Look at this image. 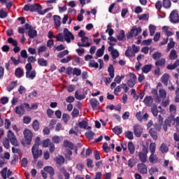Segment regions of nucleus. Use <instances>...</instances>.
Segmentation results:
<instances>
[{
	"label": "nucleus",
	"instance_id": "f257e3e1",
	"mask_svg": "<svg viewBox=\"0 0 179 179\" xmlns=\"http://www.w3.org/2000/svg\"><path fill=\"white\" fill-rule=\"evenodd\" d=\"M43 9V6L38 3H34V4H27L24 6L23 10H25V12H37L38 15L40 14V12Z\"/></svg>",
	"mask_w": 179,
	"mask_h": 179
},
{
	"label": "nucleus",
	"instance_id": "f03ea898",
	"mask_svg": "<svg viewBox=\"0 0 179 179\" xmlns=\"http://www.w3.org/2000/svg\"><path fill=\"white\" fill-rule=\"evenodd\" d=\"M30 110V105L28 103L21 104L20 106L15 107V113L17 115H24L26 114V110Z\"/></svg>",
	"mask_w": 179,
	"mask_h": 179
},
{
	"label": "nucleus",
	"instance_id": "7ed1b4c3",
	"mask_svg": "<svg viewBox=\"0 0 179 179\" xmlns=\"http://www.w3.org/2000/svg\"><path fill=\"white\" fill-rule=\"evenodd\" d=\"M142 33V28L141 27H137L136 26H134L130 31L126 34L127 38L128 39L132 38V37H138V34Z\"/></svg>",
	"mask_w": 179,
	"mask_h": 179
},
{
	"label": "nucleus",
	"instance_id": "20e7f679",
	"mask_svg": "<svg viewBox=\"0 0 179 179\" xmlns=\"http://www.w3.org/2000/svg\"><path fill=\"white\" fill-rule=\"evenodd\" d=\"M25 30L28 31V36L29 38H35L37 37V30L34 29V27H31L29 24L27 23L24 25Z\"/></svg>",
	"mask_w": 179,
	"mask_h": 179
},
{
	"label": "nucleus",
	"instance_id": "39448f33",
	"mask_svg": "<svg viewBox=\"0 0 179 179\" xmlns=\"http://www.w3.org/2000/svg\"><path fill=\"white\" fill-rule=\"evenodd\" d=\"M23 134L25 143H27V145H30L31 143V140L33 139V132L29 129H25Z\"/></svg>",
	"mask_w": 179,
	"mask_h": 179
},
{
	"label": "nucleus",
	"instance_id": "423d86ee",
	"mask_svg": "<svg viewBox=\"0 0 179 179\" xmlns=\"http://www.w3.org/2000/svg\"><path fill=\"white\" fill-rule=\"evenodd\" d=\"M39 147H32L31 153L35 162H37L38 157L43 156V150L38 148Z\"/></svg>",
	"mask_w": 179,
	"mask_h": 179
},
{
	"label": "nucleus",
	"instance_id": "0eeeda50",
	"mask_svg": "<svg viewBox=\"0 0 179 179\" xmlns=\"http://www.w3.org/2000/svg\"><path fill=\"white\" fill-rule=\"evenodd\" d=\"M134 134L136 138H141L143 134V127L141 124H136L133 127Z\"/></svg>",
	"mask_w": 179,
	"mask_h": 179
},
{
	"label": "nucleus",
	"instance_id": "6e6552de",
	"mask_svg": "<svg viewBox=\"0 0 179 179\" xmlns=\"http://www.w3.org/2000/svg\"><path fill=\"white\" fill-rule=\"evenodd\" d=\"M7 136L8 141H10L13 146H19V144H17V139L16 138L15 134L12 131L8 130Z\"/></svg>",
	"mask_w": 179,
	"mask_h": 179
},
{
	"label": "nucleus",
	"instance_id": "1a4fd4ad",
	"mask_svg": "<svg viewBox=\"0 0 179 179\" xmlns=\"http://www.w3.org/2000/svg\"><path fill=\"white\" fill-rule=\"evenodd\" d=\"M169 20L171 23L177 24L179 22V15L178 12L177 10H173L170 15H169Z\"/></svg>",
	"mask_w": 179,
	"mask_h": 179
},
{
	"label": "nucleus",
	"instance_id": "9d476101",
	"mask_svg": "<svg viewBox=\"0 0 179 179\" xmlns=\"http://www.w3.org/2000/svg\"><path fill=\"white\" fill-rule=\"evenodd\" d=\"M175 120L174 118L172 117H168L165 120L163 125V129L165 131V132H167L168 127H171L172 125H174Z\"/></svg>",
	"mask_w": 179,
	"mask_h": 179
},
{
	"label": "nucleus",
	"instance_id": "9b49d317",
	"mask_svg": "<svg viewBox=\"0 0 179 179\" xmlns=\"http://www.w3.org/2000/svg\"><path fill=\"white\" fill-rule=\"evenodd\" d=\"M64 37L66 43H71V40H75V36L68 30V28L64 29Z\"/></svg>",
	"mask_w": 179,
	"mask_h": 179
},
{
	"label": "nucleus",
	"instance_id": "f8f14e48",
	"mask_svg": "<svg viewBox=\"0 0 179 179\" xmlns=\"http://www.w3.org/2000/svg\"><path fill=\"white\" fill-rule=\"evenodd\" d=\"M148 149L143 148L141 152L138 153V158L139 160L142 163H146V161L148 160Z\"/></svg>",
	"mask_w": 179,
	"mask_h": 179
},
{
	"label": "nucleus",
	"instance_id": "ddd939ff",
	"mask_svg": "<svg viewBox=\"0 0 179 179\" xmlns=\"http://www.w3.org/2000/svg\"><path fill=\"white\" fill-rule=\"evenodd\" d=\"M7 41L8 44H12V45L14 47L13 51L15 54H17V52L20 51V48L17 46V41L14 40L13 38L10 37L8 38Z\"/></svg>",
	"mask_w": 179,
	"mask_h": 179
},
{
	"label": "nucleus",
	"instance_id": "4468645a",
	"mask_svg": "<svg viewBox=\"0 0 179 179\" xmlns=\"http://www.w3.org/2000/svg\"><path fill=\"white\" fill-rule=\"evenodd\" d=\"M129 79L127 82V85L129 87H134L136 82V76L134 73H129Z\"/></svg>",
	"mask_w": 179,
	"mask_h": 179
},
{
	"label": "nucleus",
	"instance_id": "2eb2a0df",
	"mask_svg": "<svg viewBox=\"0 0 179 179\" xmlns=\"http://www.w3.org/2000/svg\"><path fill=\"white\" fill-rule=\"evenodd\" d=\"M137 170L141 174H148V166L144 163L138 164Z\"/></svg>",
	"mask_w": 179,
	"mask_h": 179
},
{
	"label": "nucleus",
	"instance_id": "dca6fc26",
	"mask_svg": "<svg viewBox=\"0 0 179 179\" xmlns=\"http://www.w3.org/2000/svg\"><path fill=\"white\" fill-rule=\"evenodd\" d=\"M90 103L91 104L92 107L93 111H97L99 110V105L100 104V102L97 101V99L92 98L90 100Z\"/></svg>",
	"mask_w": 179,
	"mask_h": 179
},
{
	"label": "nucleus",
	"instance_id": "f3484780",
	"mask_svg": "<svg viewBox=\"0 0 179 179\" xmlns=\"http://www.w3.org/2000/svg\"><path fill=\"white\" fill-rule=\"evenodd\" d=\"M15 75L16 78L20 79V78H23L24 76V71L21 67H18L15 70Z\"/></svg>",
	"mask_w": 179,
	"mask_h": 179
},
{
	"label": "nucleus",
	"instance_id": "a211bd4d",
	"mask_svg": "<svg viewBox=\"0 0 179 179\" xmlns=\"http://www.w3.org/2000/svg\"><path fill=\"white\" fill-rule=\"evenodd\" d=\"M143 103L147 106V107H150L153 104V98L152 96H146L144 98Z\"/></svg>",
	"mask_w": 179,
	"mask_h": 179
},
{
	"label": "nucleus",
	"instance_id": "6ab92c4d",
	"mask_svg": "<svg viewBox=\"0 0 179 179\" xmlns=\"http://www.w3.org/2000/svg\"><path fill=\"white\" fill-rule=\"evenodd\" d=\"M170 79V75L167 73H164L161 78V82L164 85V86H167L169 85V80Z\"/></svg>",
	"mask_w": 179,
	"mask_h": 179
},
{
	"label": "nucleus",
	"instance_id": "aec40b11",
	"mask_svg": "<svg viewBox=\"0 0 179 179\" xmlns=\"http://www.w3.org/2000/svg\"><path fill=\"white\" fill-rule=\"evenodd\" d=\"M116 38L117 40H118V41H125V40H127V38H125V31H124L123 29L120 30L118 35L116 36Z\"/></svg>",
	"mask_w": 179,
	"mask_h": 179
},
{
	"label": "nucleus",
	"instance_id": "412c9836",
	"mask_svg": "<svg viewBox=\"0 0 179 179\" xmlns=\"http://www.w3.org/2000/svg\"><path fill=\"white\" fill-rule=\"evenodd\" d=\"M151 93L154 99H155V101L157 103H160V101H162V99L160 98V96H159V94L157 93V90L156 89L152 90Z\"/></svg>",
	"mask_w": 179,
	"mask_h": 179
},
{
	"label": "nucleus",
	"instance_id": "4be33fe9",
	"mask_svg": "<svg viewBox=\"0 0 179 179\" xmlns=\"http://www.w3.org/2000/svg\"><path fill=\"white\" fill-rule=\"evenodd\" d=\"M36 75H37V73H36V70L26 72V78L27 79L33 80L34 79V78H36Z\"/></svg>",
	"mask_w": 179,
	"mask_h": 179
},
{
	"label": "nucleus",
	"instance_id": "5701e85b",
	"mask_svg": "<svg viewBox=\"0 0 179 179\" xmlns=\"http://www.w3.org/2000/svg\"><path fill=\"white\" fill-rule=\"evenodd\" d=\"M149 134L154 141H157V131L155 130V129L150 128L149 130Z\"/></svg>",
	"mask_w": 179,
	"mask_h": 179
},
{
	"label": "nucleus",
	"instance_id": "b1692460",
	"mask_svg": "<svg viewBox=\"0 0 179 179\" xmlns=\"http://www.w3.org/2000/svg\"><path fill=\"white\" fill-rule=\"evenodd\" d=\"M179 66V60L177 59L176 62L173 63V64H169L166 66V69H168L169 71H173V69H176V68H178Z\"/></svg>",
	"mask_w": 179,
	"mask_h": 179
},
{
	"label": "nucleus",
	"instance_id": "393cba45",
	"mask_svg": "<svg viewBox=\"0 0 179 179\" xmlns=\"http://www.w3.org/2000/svg\"><path fill=\"white\" fill-rule=\"evenodd\" d=\"M53 19L55 22V26L59 27L61 26V17L59 15H54Z\"/></svg>",
	"mask_w": 179,
	"mask_h": 179
},
{
	"label": "nucleus",
	"instance_id": "a878e982",
	"mask_svg": "<svg viewBox=\"0 0 179 179\" xmlns=\"http://www.w3.org/2000/svg\"><path fill=\"white\" fill-rule=\"evenodd\" d=\"M128 150L130 155H134L135 153V145L131 141L128 143Z\"/></svg>",
	"mask_w": 179,
	"mask_h": 179
},
{
	"label": "nucleus",
	"instance_id": "bb28decb",
	"mask_svg": "<svg viewBox=\"0 0 179 179\" xmlns=\"http://www.w3.org/2000/svg\"><path fill=\"white\" fill-rule=\"evenodd\" d=\"M44 171H46V173H48L51 177H52L54 176V174H55V173L54 172V168H52V166H45L43 168Z\"/></svg>",
	"mask_w": 179,
	"mask_h": 179
},
{
	"label": "nucleus",
	"instance_id": "cd10ccee",
	"mask_svg": "<svg viewBox=\"0 0 179 179\" xmlns=\"http://www.w3.org/2000/svg\"><path fill=\"white\" fill-rule=\"evenodd\" d=\"M17 86V81H12L10 85L7 87L8 92H12Z\"/></svg>",
	"mask_w": 179,
	"mask_h": 179
},
{
	"label": "nucleus",
	"instance_id": "c85d7f7f",
	"mask_svg": "<svg viewBox=\"0 0 179 179\" xmlns=\"http://www.w3.org/2000/svg\"><path fill=\"white\" fill-rule=\"evenodd\" d=\"M152 71V64H146L142 68L143 73H149Z\"/></svg>",
	"mask_w": 179,
	"mask_h": 179
},
{
	"label": "nucleus",
	"instance_id": "c756f323",
	"mask_svg": "<svg viewBox=\"0 0 179 179\" xmlns=\"http://www.w3.org/2000/svg\"><path fill=\"white\" fill-rule=\"evenodd\" d=\"M159 150L162 153H167V152H169V147L167 146V144L162 143L159 148Z\"/></svg>",
	"mask_w": 179,
	"mask_h": 179
},
{
	"label": "nucleus",
	"instance_id": "7c9ffc66",
	"mask_svg": "<svg viewBox=\"0 0 179 179\" xmlns=\"http://www.w3.org/2000/svg\"><path fill=\"white\" fill-rule=\"evenodd\" d=\"M166 65V59L162 58L155 62V66H164Z\"/></svg>",
	"mask_w": 179,
	"mask_h": 179
},
{
	"label": "nucleus",
	"instance_id": "2f4dec72",
	"mask_svg": "<svg viewBox=\"0 0 179 179\" xmlns=\"http://www.w3.org/2000/svg\"><path fill=\"white\" fill-rule=\"evenodd\" d=\"M55 162L59 166H62L65 163V158L62 156L57 157Z\"/></svg>",
	"mask_w": 179,
	"mask_h": 179
},
{
	"label": "nucleus",
	"instance_id": "473e14b6",
	"mask_svg": "<svg viewBox=\"0 0 179 179\" xmlns=\"http://www.w3.org/2000/svg\"><path fill=\"white\" fill-rule=\"evenodd\" d=\"M162 6L165 8V9H169V8H171V1L163 0Z\"/></svg>",
	"mask_w": 179,
	"mask_h": 179
},
{
	"label": "nucleus",
	"instance_id": "72a5a7b5",
	"mask_svg": "<svg viewBox=\"0 0 179 179\" xmlns=\"http://www.w3.org/2000/svg\"><path fill=\"white\" fill-rule=\"evenodd\" d=\"M170 42L168 43L166 51H170L171 48H174V45H176V43L174 42L173 38H170Z\"/></svg>",
	"mask_w": 179,
	"mask_h": 179
},
{
	"label": "nucleus",
	"instance_id": "f704fd0d",
	"mask_svg": "<svg viewBox=\"0 0 179 179\" xmlns=\"http://www.w3.org/2000/svg\"><path fill=\"white\" fill-rule=\"evenodd\" d=\"M38 64L40 66H47L48 65V62L44 59V58H41L38 59Z\"/></svg>",
	"mask_w": 179,
	"mask_h": 179
},
{
	"label": "nucleus",
	"instance_id": "c9c22d12",
	"mask_svg": "<svg viewBox=\"0 0 179 179\" xmlns=\"http://www.w3.org/2000/svg\"><path fill=\"white\" fill-rule=\"evenodd\" d=\"M177 52L176 50H171L170 55H169V59L174 60L177 59L178 58Z\"/></svg>",
	"mask_w": 179,
	"mask_h": 179
},
{
	"label": "nucleus",
	"instance_id": "e433bc0d",
	"mask_svg": "<svg viewBox=\"0 0 179 179\" xmlns=\"http://www.w3.org/2000/svg\"><path fill=\"white\" fill-rule=\"evenodd\" d=\"M94 135H96V134L92 131L85 133V136L89 141H92L93 138H94Z\"/></svg>",
	"mask_w": 179,
	"mask_h": 179
},
{
	"label": "nucleus",
	"instance_id": "4c0bfd02",
	"mask_svg": "<svg viewBox=\"0 0 179 179\" xmlns=\"http://www.w3.org/2000/svg\"><path fill=\"white\" fill-rule=\"evenodd\" d=\"M32 128L34 131H38L40 129V123L38 122V120H35L32 122Z\"/></svg>",
	"mask_w": 179,
	"mask_h": 179
},
{
	"label": "nucleus",
	"instance_id": "58836bf2",
	"mask_svg": "<svg viewBox=\"0 0 179 179\" xmlns=\"http://www.w3.org/2000/svg\"><path fill=\"white\" fill-rule=\"evenodd\" d=\"M108 72L109 73V76L111 78V79H113L114 78V66L110 64L108 68Z\"/></svg>",
	"mask_w": 179,
	"mask_h": 179
},
{
	"label": "nucleus",
	"instance_id": "ea45409f",
	"mask_svg": "<svg viewBox=\"0 0 179 179\" xmlns=\"http://www.w3.org/2000/svg\"><path fill=\"white\" fill-rule=\"evenodd\" d=\"M63 146H64V148H69V149H71V150H73V143L69 142V141H64L63 143Z\"/></svg>",
	"mask_w": 179,
	"mask_h": 179
},
{
	"label": "nucleus",
	"instance_id": "a19ab883",
	"mask_svg": "<svg viewBox=\"0 0 179 179\" xmlns=\"http://www.w3.org/2000/svg\"><path fill=\"white\" fill-rule=\"evenodd\" d=\"M149 159H150V163H152V164L157 163V162H158L157 155H155V154H151L150 155Z\"/></svg>",
	"mask_w": 179,
	"mask_h": 179
},
{
	"label": "nucleus",
	"instance_id": "79ce46f5",
	"mask_svg": "<svg viewBox=\"0 0 179 179\" xmlns=\"http://www.w3.org/2000/svg\"><path fill=\"white\" fill-rule=\"evenodd\" d=\"M113 132L116 135H121V134H122V128L116 126L113 129Z\"/></svg>",
	"mask_w": 179,
	"mask_h": 179
},
{
	"label": "nucleus",
	"instance_id": "37998d69",
	"mask_svg": "<svg viewBox=\"0 0 179 179\" xmlns=\"http://www.w3.org/2000/svg\"><path fill=\"white\" fill-rule=\"evenodd\" d=\"M56 38V41H61L62 43H64L65 41L64 34L62 33H59L57 36H55Z\"/></svg>",
	"mask_w": 179,
	"mask_h": 179
},
{
	"label": "nucleus",
	"instance_id": "c03bdc74",
	"mask_svg": "<svg viewBox=\"0 0 179 179\" xmlns=\"http://www.w3.org/2000/svg\"><path fill=\"white\" fill-rule=\"evenodd\" d=\"M124 136L127 138V139L132 141V139H134V133L131 131H127L124 133Z\"/></svg>",
	"mask_w": 179,
	"mask_h": 179
},
{
	"label": "nucleus",
	"instance_id": "a18cd8bd",
	"mask_svg": "<svg viewBox=\"0 0 179 179\" xmlns=\"http://www.w3.org/2000/svg\"><path fill=\"white\" fill-rule=\"evenodd\" d=\"M113 59H117L120 57V52H118V50L117 49H115L114 50L110 52Z\"/></svg>",
	"mask_w": 179,
	"mask_h": 179
},
{
	"label": "nucleus",
	"instance_id": "49530a36",
	"mask_svg": "<svg viewBox=\"0 0 179 179\" xmlns=\"http://www.w3.org/2000/svg\"><path fill=\"white\" fill-rule=\"evenodd\" d=\"M159 93L160 99H166L167 96V92H166V90L161 89L159 90Z\"/></svg>",
	"mask_w": 179,
	"mask_h": 179
},
{
	"label": "nucleus",
	"instance_id": "de8ad7c7",
	"mask_svg": "<svg viewBox=\"0 0 179 179\" xmlns=\"http://www.w3.org/2000/svg\"><path fill=\"white\" fill-rule=\"evenodd\" d=\"M73 76H80L82 75V70L78 68L73 69Z\"/></svg>",
	"mask_w": 179,
	"mask_h": 179
},
{
	"label": "nucleus",
	"instance_id": "09e8293b",
	"mask_svg": "<svg viewBox=\"0 0 179 179\" xmlns=\"http://www.w3.org/2000/svg\"><path fill=\"white\" fill-rule=\"evenodd\" d=\"M150 152H151V155H155L156 152V143H150Z\"/></svg>",
	"mask_w": 179,
	"mask_h": 179
},
{
	"label": "nucleus",
	"instance_id": "8fccbe9b",
	"mask_svg": "<svg viewBox=\"0 0 179 179\" xmlns=\"http://www.w3.org/2000/svg\"><path fill=\"white\" fill-rule=\"evenodd\" d=\"M150 36H155L156 31V26L153 24L149 25Z\"/></svg>",
	"mask_w": 179,
	"mask_h": 179
},
{
	"label": "nucleus",
	"instance_id": "3c124183",
	"mask_svg": "<svg viewBox=\"0 0 179 179\" xmlns=\"http://www.w3.org/2000/svg\"><path fill=\"white\" fill-rule=\"evenodd\" d=\"M10 60L13 62L14 65H19V64H22V61H20V56H18V59H16L14 57H10Z\"/></svg>",
	"mask_w": 179,
	"mask_h": 179
},
{
	"label": "nucleus",
	"instance_id": "603ef678",
	"mask_svg": "<svg viewBox=\"0 0 179 179\" xmlns=\"http://www.w3.org/2000/svg\"><path fill=\"white\" fill-rule=\"evenodd\" d=\"M85 97L86 96H85V94H79V92L78 90L75 93V98L76 99V100H84Z\"/></svg>",
	"mask_w": 179,
	"mask_h": 179
},
{
	"label": "nucleus",
	"instance_id": "864d4df0",
	"mask_svg": "<svg viewBox=\"0 0 179 179\" xmlns=\"http://www.w3.org/2000/svg\"><path fill=\"white\" fill-rule=\"evenodd\" d=\"M41 144V138H40V137H36L34 144L32 147L33 148H39Z\"/></svg>",
	"mask_w": 179,
	"mask_h": 179
},
{
	"label": "nucleus",
	"instance_id": "5fc2aeb1",
	"mask_svg": "<svg viewBox=\"0 0 179 179\" xmlns=\"http://www.w3.org/2000/svg\"><path fill=\"white\" fill-rule=\"evenodd\" d=\"M90 68H99V63L94 60H90L89 63Z\"/></svg>",
	"mask_w": 179,
	"mask_h": 179
},
{
	"label": "nucleus",
	"instance_id": "6e6d98bb",
	"mask_svg": "<svg viewBox=\"0 0 179 179\" xmlns=\"http://www.w3.org/2000/svg\"><path fill=\"white\" fill-rule=\"evenodd\" d=\"M7 171H8V167H5L1 171L0 173L1 174V177L3 179L7 178V174H6Z\"/></svg>",
	"mask_w": 179,
	"mask_h": 179
},
{
	"label": "nucleus",
	"instance_id": "4d7b16f0",
	"mask_svg": "<svg viewBox=\"0 0 179 179\" xmlns=\"http://www.w3.org/2000/svg\"><path fill=\"white\" fill-rule=\"evenodd\" d=\"M68 54H69V51H68V50H65L62 52H59V54L57 55V57L64 58V57H65V55H68Z\"/></svg>",
	"mask_w": 179,
	"mask_h": 179
},
{
	"label": "nucleus",
	"instance_id": "13d9d810",
	"mask_svg": "<svg viewBox=\"0 0 179 179\" xmlns=\"http://www.w3.org/2000/svg\"><path fill=\"white\" fill-rule=\"evenodd\" d=\"M152 57L153 59H155V61H156L157 59H159V58H162V52H155Z\"/></svg>",
	"mask_w": 179,
	"mask_h": 179
},
{
	"label": "nucleus",
	"instance_id": "bf43d9fd",
	"mask_svg": "<svg viewBox=\"0 0 179 179\" xmlns=\"http://www.w3.org/2000/svg\"><path fill=\"white\" fill-rule=\"evenodd\" d=\"M78 125H79L80 128L86 129V127H87L88 123H87V122H86V120H83L78 123Z\"/></svg>",
	"mask_w": 179,
	"mask_h": 179
},
{
	"label": "nucleus",
	"instance_id": "052dcab7",
	"mask_svg": "<svg viewBox=\"0 0 179 179\" xmlns=\"http://www.w3.org/2000/svg\"><path fill=\"white\" fill-rule=\"evenodd\" d=\"M131 50V46H129L124 53L126 57H133L134 53Z\"/></svg>",
	"mask_w": 179,
	"mask_h": 179
},
{
	"label": "nucleus",
	"instance_id": "680f3d73",
	"mask_svg": "<svg viewBox=\"0 0 179 179\" xmlns=\"http://www.w3.org/2000/svg\"><path fill=\"white\" fill-rule=\"evenodd\" d=\"M70 116L69 115L66 114V113H64L62 115V120L64 121V123L68 124V121H69L70 119Z\"/></svg>",
	"mask_w": 179,
	"mask_h": 179
},
{
	"label": "nucleus",
	"instance_id": "e2e57ef3",
	"mask_svg": "<svg viewBox=\"0 0 179 179\" xmlns=\"http://www.w3.org/2000/svg\"><path fill=\"white\" fill-rule=\"evenodd\" d=\"M151 112L153 114L154 117H157V115L159 114V110H157V106L152 107Z\"/></svg>",
	"mask_w": 179,
	"mask_h": 179
},
{
	"label": "nucleus",
	"instance_id": "0e129e2a",
	"mask_svg": "<svg viewBox=\"0 0 179 179\" xmlns=\"http://www.w3.org/2000/svg\"><path fill=\"white\" fill-rule=\"evenodd\" d=\"M50 143H52V142H51L49 138H47L43 141V148H49Z\"/></svg>",
	"mask_w": 179,
	"mask_h": 179
},
{
	"label": "nucleus",
	"instance_id": "69168bd1",
	"mask_svg": "<svg viewBox=\"0 0 179 179\" xmlns=\"http://www.w3.org/2000/svg\"><path fill=\"white\" fill-rule=\"evenodd\" d=\"M78 115H79V110H78L76 108H74L71 113V116L73 117V118H76Z\"/></svg>",
	"mask_w": 179,
	"mask_h": 179
},
{
	"label": "nucleus",
	"instance_id": "338daca9",
	"mask_svg": "<svg viewBox=\"0 0 179 179\" xmlns=\"http://www.w3.org/2000/svg\"><path fill=\"white\" fill-rule=\"evenodd\" d=\"M3 145L6 149H9L10 148V144L9 143V139L5 138L3 141Z\"/></svg>",
	"mask_w": 179,
	"mask_h": 179
},
{
	"label": "nucleus",
	"instance_id": "774afa93",
	"mask_svg": "<svg viewBox=\"0 0 179 179\" xmlns=\"http://www.w3.org/2000/svg\"><path fill=\"white\" fill-rule=\"evenodd\" d=\"M23 122L24 124H30V122H31V117L29 116H24L23 117Z\"/></svg>",
	"mask_w": 179,
	"mask_h": 179
}]
</instances>
